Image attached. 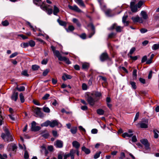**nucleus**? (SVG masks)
<instances>
[{
    "mask_svg": "<svg viewBox=\"0 0 159 159\" xmlns=\"http://www.w3.org/2000/svg\"><path fill=\"white\" fill-rule=\"evenodd\" d=\"M4 133H2L1 137L5 142H8L13 140V137L9 130L6 127L4 128Z\"/></svg>",
    "mask_w": 159,
    "mask_h": 159,
    "instance_id": "obj_1",
    "label": "nucleus"
},
{
    "mask_svg": "<svg viewBox=\"0 0 159 159\" xmlns=\"http://www.w3.org/2000/svg\"><path fill=\"white\" fill-rule=\"evenodd\" d=\"M33 111L38 116L40 117L43 116V114L41 112L40 110V108L39 107L34 108L33 107Z\"/></svg>",
    "mask_w": 159,
    "mask_h": 159,
    "instance_id": "obj_2",
    "label": "nucleus"
},
{
    "mask_svg": "<svg viewBox=\"0 0 159 159\" xmlns=\"http://www.w3.org/2000/svg\"><path fill=\"white\" fill-rule=\"evenodd\" d=\"M135 1H134L131 2L130 8L131 11L133 12H136L137 11V7L135 5Z\"/></svg>",
    "mask_w": 159,
    "mask_h": 159,
    "instance_id": "obj_3",
    "label": "nucleus"
},
{
    "mask_svg": "<svg viewBox=\"0 0 159 159\" xmlns=\"http://www.w3.org/2000/svg\"><path fill=\"white\" fill-rule=\"evenodd\" d=\"M114 29H116V31L120 32L121 31L122 28L120 26H117L116 24H114L111 26L110 29L113 30Z\"/></svg>",
    "mask_w": 159,
    "mask_h": 159,
    "instance_id": "obj_4",
    "label": "nucleus"
},
{
    "mask_svg": "<svg viewBox=\"0 0 159 159\" xmlns=\"http://www.w3.org/2000/svg\"><path fill=\"white\" fill-rule=\"evenodd\" d=\"M69 8L71 10L75 11H76L80 12H81V10L76 5L71 6L68 5Z\"/></svg>",
    "mask_w": 159,
    "mask_h": 159,
    "instance_id": "obj_5",
    "label": "nucleus"
},
{
    "mask_svg": "<svg viewBox=\"0 0 159 159\" xmlns=\"http://www.w3.org/2000/svg\"><path fill=\"white\" fill-rule=\"evenodd\" d=\"M132 19L134 22H139L140 23H142L143 20L142 18L139 17L138 16H137L135 17H133Z\"/></svg>",
    "mask_w": 159,
    "mask_h": 159,
    "instance_id": "obj_6",
    "label": "nucleus"
},
{
    "mask_svg": "<svg viewBox=\"0 0 159 159\" xmlns=\"http://www.w3.org/2000/svg\"><path fill=\"white\" fill-rule=\"evenodd\" d=\"M63 143L62 141L60 140H57L55 144V145L57 148H61L62 147Z\"/></svg>",
    "mask_w": 159,
    "mask_h": 159,
    "instance_id": "obj_7",
    "label": "nucleus"
},
{
    "mask_svg": "<svg viewBox=\"0 0 159 159\" xmlns=\"http://www.w3.org/2000/svg\"><path fill=\"white\" fill-rule=\"evenodd\" d=\"M140 15L142 17V19L146 20L148 19V16L147 12L144 11H142L140 13Z\"/></svg>",
    "mask_w": 159,
    "mask_h": 159,
    "instance_id": "obj_8",
    "label": "nucleus"
},
{
    "mask_svg": "<svg viewBox=\"0 0 159 159\" xmlns=\"http://www.w3.org/2000/svg\"><path fill=\"white\" fill-rule=\"evenodd\" d=\"M11 148L12 151H14L17 148V147L15 144H11L8 145L7 148L8 151H10Z\"/></svg>",
    "mask_w": 159,
    "mask_h": 159,
    "instance_id": "obj_9",
    "label": "nucleus"
},
{
    "mask_svg": "<svg viewBox=\"0 0 159 159\" xmlns=\"http://www.w3.org/2000/svg\"><path fill=\"white\" fill-rule=\"evenodd\" d=\"M59 124H60L61 125L57 120H54L52 122L50 121V126L51 127H53L56 125H58Z\"/></svg>",
    "mask_w": 159,
    "mask_h": 159,
    "instance_id": "obj_10",
    "label": "nucleus"
},
{
    "mask_svg": "<svg viewBox=\"0 0 159 159\" xmlns=\"http://www.w3.org/2000/svg\"><path fill=\"white\" fill-rule=\"evenodd\" d=\"M87 101L89 103L91 106H93L95 102L94 99L90 96L88 97L87 99Z\"/></svg>",
    "mask_w": 159,
    "mask_h": 159,
    "instance_id": "obj_11",
    "label": "nucleus"
},
{
    "mask_svg": "<svg viewBox=\"0 0 159 159\" xmlns=\"http://www.w3.org/2000/svg\"><path fill=\"white\" fill-rule=\"evenodd\" d=\"M141 143L144 145L145 147L147 148H148L149 147V144L148 143L147 140L146 139H143L141 140Z\"/></svg>",
    "mask_w": 159,
    "mask_h": 159,
    "instance_id": "obj_12",
    "label": "nucleus"
},
{
    "mask_svg": "<svg viewBox=\"0 0 159 159\" xmlns=\"http://www.w3.org/2000/svg\"><path fill=\"white\" fill-rule=\"evenodd\" d=\"M18 98V93L14 92L11 96V98L12 100L16 101Z\"/></svg>",
    "mask_w": 159,
    "mask_h": 159,
    "instance_id": "obj_13",
    "label": "nucleus"
},
{
    "mask_svg": "<svg viewBox=\"0 0 159 159\" xmlns=\"http://www.w3.org/2000/svg\"><path fill=\"white\" fill-rule=\"evenodd\" d=\"M72 144L73 147L75 148L76 149L79 148L80 146V143L76 141H75L73 142Z\"/></svg>",
    "mask_w": 159,
    "mask_h": 159,
    "instance_id": "obj_14",
    "label": "nucleus"
},
{
    "mask_svg": "<svg viewBox=\"0 0 159 159\" xmlns=\"http://www.w3.org/2000/svg\"><path fill=\"white\" fill-rule=\"evenodd\" d=\"M108 58V56L106 53L102 54L100 56V60L101 61H103L107 59Z\"/></svg>",
    "mask_w": 159,
    "mask_h": 159,
    "instance_id": "obj_15",
    "label": "nucleus"
},
{
    "mask_svg": "<svg viewBox=\"0 0 159 159\" xmlns=\"http://www.w3.org/2000/svg\"><path fill=\"white\" fill-rule=\"evenodd\" d=\"M53 53L58 57L59 60H61V58L62 57L61 56L59 51L56 50L53 52Z\"/></svg>",
    "mask_w": 159,
    "mask_h": 159,
    "instance_id": "obj_16",
    "label": "nucleus"
},
{
    "mask_svg": "<svg viewBox=\"0 0 159 159\" xmlns=\"http://www.w3.org/2000/svg\"><path fill=\"white\" fill-rule=\"evenodd\" d=\"M62 79L64 80L66 79H70L72 78V76L66 74H64L62 77Z\"/></svg>",
    "mask_w": 159,
    "mask_h": 159,
    "instance_id": "obj_17",
    "label": "nucleus"
},
{
    "mask_svg": "<svg viewBox=\"0 0 159 159\" xmlns=\"http://www.w3.org/2000/svg\"><path fill=\"white\" fill-rule=\"evenodd\" d=\"M140 127L141 128H147L148 127V121L147 120L145 123L142 122L140 124Z\"/></svg>",
    "mask_w": 159,
    "mask_h": 159,
    "instance_id": "obj_18",
    "label": "nucleus"
},
{
    "mask_svg": "<svg viewBox=\"0 0 159 159\" xmlns=\"http://www.w3.org/2000/svg\"><path fill=\"white\" fill-rule=\"evenodd\" d=\"M75 2L80 6L84 7V4L82 0H75Z\"/></svg>",
    "mask_w": 159,
    "mask_h": 159,
    "instance_id": "obj_19",
    "label": "nucleus"
},
{
    "mask_svg": "<svg viewBox=\"0 0 159 159\" xmlns=\"http://www.w3.org/2000/svg\"><path fill=\"white\" fill-rule=\"evenodd\" d=\"M59 12V10L58 8L56 6H54L53 8V14L55 15H57V13Z\"/></svg>",
    "mask_w": 159,
    "mask_h": 159,
    "instance_id": "obj_20",
    "label": "nucleus"
},
{
    "mask_svg": "<svg viewBox=\"0 0 159 159\" xmlns=\"http://www.w3.org/2000/svg\"><path fill=\"white\" fill-rule=\"evenodd\" d=\"M61 60H60L61 61H64L67 64H70V62L69 61V59L65 57H62L61 58Z\"/></svg>",
    "mask_w": 159,
    "mask_h": 159,
    "instance_id": "obj_21",
    "label": "nucleus"
},
{
    "mask_svg": "<svg viewBox=\"0 0 159 159\" xmlns=\"http://www.w3.org/2000/svg\"><path fill=\"white\" fill-rule=\"evenodd\" d=\"M133 135V134H129L128 133H125L122 134V136L124 138L126 137H131Z\"/></svg>",
    "mask_w": 159,
    "mask_h": 159,
    "instance_id": "obj_22",
    "label": "nucleus"
},
{
    "mask_svg": "<svg viewBox=\"0 0 159 159\" xmlns=\"http://www.w3.org/2000/svg\"><path fill=\"white\" fill-rule=\"evenodd\" d=\"M128 17L127 15L124 16L122 18V22L124 23H125L126 25H127L129 24V22L128 21H125V20Z\"/></svg>",
    "mask_w": 159,
    "mask_h": 159,
    "instance_id": "obj_23",
    "label": "nucleus"
},
{
    "mask_svg": "<svg viewBox=\"0 0 159 159\" xmlns=\"http://www.w3.org/2000/svg\"><path fill=\"white\" fill-rule=\"evenodd\" d=\"M25 87L23 86H22L19 88L18 85H17L16 88V89L19 91H23L25 90Z\"/></svg>",
    "mask_w": 159,
    "mask_h": 159,
    "instance_id": "obj_24",
    "label": "nucleus"
},
{
    "mask_svg": "<svg viewBox=\"0 0 159 159\" xmlns=\"http://www.w3.org/2000/svg\"><path fill=\"white\" fill-rule=\"evenodd\" d=\"M97 113L99 115H103L104 114V111L102 109H98L97 110Z\"/></svg>",
    "mask_w": 159,
    "mask_h": 159,
    "instance_id": "obj_25",
    "label": "nucleus"
},
{
    "mask_svg": "<svg viewBox=\"0 0 159 159\" xmlns=\"http://www.w3.org/2000/svg\"><path fill=\"white\" fill-rule=\"evenodd\" d=\"M152 48V49L154 50L158 49L159 48V44L157 43L154 44L153 45Z\"/></svg>",
    "mask_w": 159,
    "mask_h": 159,
    "instance_id": "obj_26",
    "label": "nucleus"
},
{
    "mask_svg": "<svg viewBox=\"0 0 159 159\" xmlns=\"http://www.w3.org/2000/svg\"><path fill=\"white\" fill-rule=\"evenodd\" d=\"M26 147L25 146H24V150H25V152L24 155V157L25 159H27L29 158V155L27 151L26 150Z\"/></svg>",
    "mask_w": 159,
    "mask_h": 159,
    "instance_id": "obj_27",
    "label": "nucleus"
},
{
    "mask_svg": "<svg viewBox=\"0 0 159 159\" xmlns=\"http://www.w3.org/2000/svg\"><path fill=\"white\" fill-rule=\"evenodd\" d=\"M82 151H84L86 153L89 154L90 152V150L87 148H86L85 147L83 146L82 148Z\"/></svg>",
    "mask_w": 159,
    "mask_h": 159,
    "instance_id": "obj_28",
    "label": "nucleus"
},
{
    "mask_svg": "<svg viewBox=\"0 0 159 159\" xmlns=\"http://www.w3.org/2000/svg\"><path fill=\"white\" fill-rule=\"evenodd\" d=\"M77 131V128L76 127H72L70 130L71 133L72 134H75L76 133Z\"/></svg>",
    "mask_w": 159,
    "mask_h": 159,
    "instance_id": "obj_29",
    "label": "nucleus"
},
{
    "mask_svg": "<svg viewBox=\"0 0 159 159\" xmlns=\"http://www.w3.org/2000/svg\"><path fill=\"white\" fill-rule=\"evenodd\" d=\"M73 22L75 23L78 26H80V24L78 21V20L76 18H73L72 20Z\"/></svg>",
    "mask_w": 159,
    "mask_h": 159,
    "instance_id": "obj_30",
    "label": "nucleus"
},
{
    "mask_svg": "<svg viewBox=\"0 0 159 159\" xmlns=\"http://www.w3.org/2000/svg\"><path fill=\"white\" fill-rule=\"evenodd\" d=\"M50 121L49 120L45 122H44V123L42 124L41 125V126H47L48 125H50Z\"/></svg>",
    "mask_w": 159,
    "mask_h": 159,
    "instance_id": "obj_31",
    "label": "nucleus"
},
{
    "mask_svg": "<svg viewBox=\"0 0 159 159\" xmlns=\"http://www.w3.org/2000/svg\"><path fill=\"white\" fill-rule=\"evenodd\" d=\"M154 57V54H152L149 60L146 61L147 64H150L152 62V59Z\"/></svg>",
    "mask_w": 159,
    "mask_h": 159,
    "instance_id": "obj_32",
    "label": "nucleus"
},
{
    "mask_svg": "<svg viewBox=\"0 0 159 159\" xmlns=\"http://www.w3.org/2000/svg\"><path fill=\"white\" fill-rule=\"evenodd\" d=\"M20 101L21 102H24L25 101L24 97L22 93H20L19 95Z\"/></svg>",
    "mask_w": 159,
    "mask_h": 159,
    "instance_id": "obj_33",
    "label": "nucleus"
},
{
    "mask_svg": "<svg viewBox=\"0 0 159 159\" xmlns=\"http://www.w3.org/2000/svg\"><path fill=\"white\" fill-rule=\"evenodd\" d=\"M57 21V22H58V23H59V24L60 25H62V26H66V24L65 22L61 21V20H60L59 19H58Z\"/></svg>",
    "mask_w": 159,
    "mask_h": 159,
    "instance_id": "obj_34",
    "label": "nucleus"
},
{
    "mask_svg": "<svg viewBox=\"0 0 159 159\" xmlns=\"http://www.w3.org/2000/svg\"><path fill=\"white\" fill-rule=\"evenodd\" d=\"M1 107L0 106V125H2V120H3V118L2 115V112L1 110Z\"/></svg>",
    "mask_w": 159,
    "mask_h": 159,
    "instance_id": "obj_35",
    "label": "nucleus"
},
{
    "mask_svg": "<svg viewBox=\"0 0 159 159\" xmlns=\"http://www.w3.org/2000/svg\"><path fill=\"white\" fill-rule=\"evenodd\" d=\"M29 46H30L31 47H33L35 45V42L33 40H30L29 41Z\"/></svg>",
    "mask_w": 159,
    "mask_h": 159,
    "instance_id": "obj_36",
    "label": "nucleus"
},
{
    "mask_svg": "<svg viewBox=\"0 0 159 159\" xmlns=\"http://www.w3.org/2000/svg\"><path fill=\"white\" fill-rule=\"evenodd\" d=\"M130 84L133 89H136L137 87L135 82L133 81H131L130 82Z\"/></svg>",
    "mask_w": 159,
    "mask_h": 159,
    "instance_id": "obj_37",
    "label": "nucleus"
},
{
    "mask_svg": "<svg viewBox=\"0 0 159 159\" xmlns=\"http://www.w3.org/2000/svg\"><path fill=\"white\" fill-rule=\"evenodd\" d=\"M137 70L134 69L133 72V76L134 79H136L137 78Z\"/></svg>",
    "mask_w": 159,
    "mask_h": 159,
    "instance_id": "obj_38",
    "label": "nucleus"
},
{
    "mask_svg": "<svg viewBox=\"0 0 159 159\" xmlns=\"http://www.w3.org/2000/svg\"><path fill=\"white\" fill-rule=\"evenodd\" d=\"M20 46L23 48H25L29 46V43H23L21 44Z\"/></svg>",
    "mask_w": 159,
    "mask_h": 159,
    "instance_id": "obj_39",
    "label": "nucleus"
},
{
    "mask_svg": "<svg viewBox=\"0 0 159 159\" xmlns=\"http://www.w3.org/2000/svg\"><path fill=\"white\" fill-rule=\"evenodd\" d=\"M7 156L6 154H3L2 155L0 154V158L1 159H7Z\"/></svg>",
    "mask_w": 159,
    "mask_h": 159,
    "instance_id": "obj_40",
    "label": "nucleus"
},
{
    "mask_svg": "<svg viewBox=\"0 0 159 159\" xmlns=\"http://www.w3.org/2000/svg\"><path fill=\"white\" fill-rule=\"evenodd\" d=\"M39 67L37 65H34L32 66V68L34 70H37L38 69Z\"/></svg>",
    "mask_w": 159,
    "mask_h": 159,
    "instance_id": "obj_41",
    "label": "nucleus"
},
{
    "mask_svg": "<svg viewBox=\"0 0 159 159\" xmlns=\"http://www.w3.org/2000/svg\"><path fill=\"white\" fill-rule=\"evenodd\" d=\"M144 2L141 1H139L137 4V7L138 8H140L141 6L144 3Z\"/></svg>",
    "mask_w": 159,
    "mask_h": 159,
    "instance_id": "obj_42",
    "label": "nucleus"
},
{
    "mask_svg": "<svg viewBox=\"0 0 159 159\" xmlns=\"http://www.w3.org/2000/svg\"><path fill=\"white\" fill-rule=\"evenodd\" d=\"M135 48H132L130 49L129 53L128 54V56H130L129 54H132L133 53V52L135 51Z\"/></svg>",
    "mask_w": 159,
    "mask_h": 159,
    "instance_id": "obj_43",
    "label": "nucleus"
},
{
    "mask_svg": "<svg viewBox=\"0 0 159 159\" xmlns=\"http://www.w3.org/2000/svg\"><path fill=\"white\" fill-rule=\"evenodd\" d=\"M43 111L49 113L50 111V109L47 107H44L43 108Z\"/></svg>",
    "mask_w": 159,
    "mask_h": 159,
    "instance_id": "obj_44",
    "label": "nucleus"
},
{
    "mask_svg": "<svg viewBox=\"0 0 159 159\" xmlns=\"http://www.w3.org/2000/svg\"><path fill=\"white\" fill-rule=\"evenodd\" d=\"M49 70L48 69H46L45 70H44V71L43 72V75L44 76H46L48 73L49 72Z\"/></svg>",
    "mask_w": 159,
    "mask_h": 159,
    "instance_id": "obj_45",
    "label": "nucleus"
},
{
    "mask_svg": "<svg viewBox=\"0 0 159 159\" xmlns=\"http://www.w3.org/2000/svg\"><path fill=\"white\" fill-rule=\"evenodd\" d=\"M2 24L3 26H7L9 25V23L7 20H5L2 22Z\"/></svg>",
    "mask_w": 159,
    "mask_h": 159,
    "instance_id": "obj_46",
    "label": "nucleus"
},
{
    "mask_svg": "<svg viewBox=\"0 0 159 159\" xmlns=\"http://www.w3.org/2000/svg\"><path fill=\"white\" fill-rule=\"evenodd\" d=\"M89 66V64L88 63H85L82 65V68L83 69H86Z\"/></svg>",
    "mask_w": 159,
    "mask_h": 159,
    "instance_id": "obj_47",
    "label": "nucleus"
},
{
    "mask_svg": "<svg viewBox=\"0 0 159 159\" xmlns=\"http://www.w3.org/2000/svg\"><path fill=\"white\" fill-rule=\"evenodd\" d=\"M44 9L47 10L48 13V14L50 15L52 13V9H47V7L45 6L44 7Z\"/></svg>",
    "mask_w": 159,
    "mask_h": 159,
    "instance_id": "obj_48",
    "label": "nucleus"
},
{
    "mask_svg": "<svg viewBox=\"0 0 159 159\" xmlns=\"http://www.w3.org/2000/svg\"><path fill=\"white\" fill-rule=\"evenodd\" d=\"M36 123L35 122L33 121L31 124V129L33 130L34 128L36 126Z\"/></svg>",
    "mask_w": 159,
    "mask_h": 159,
    "instance_id": "obj_49",
    "label": "nucleus"
},
{
    "mask_svg": "<svg viewBox=\"0 0 159 159\" xmlns=\"http://www.w3.org/2000/svg\"><path fill=\"white\" fill-rule=\"evenodd\" d=\"M101 153V152H98L96 153L94 156V158L97 159L98 158Z\"/></svg>",
    "mask_w": 159,
    "mask_h": 159,
    "instance_id": "obj_50",
    "label": "nucleus"
},
{
    "mask_svg": "<svg viewBox=\"0 0 159 159\" xmlns=\"http://www.w3.org/2000/svg\"><path fill=\"white\" fill-rule=\"evenodd\" d=\"M50 95L48 94H46L42 98V99L44 100H46L48 99V97H49Z\"/></svg>",
    "mask_w": 159,
    "mask_h": 159,
    "instance_id": "obj_51",
    "label": "nucleus"
},
{
    "mask_svg": "<svg viewBox=\"0 0 159 159\" xmlns=\"http://www.w3.org/2000/svg\"><path fill=\"white\" fill-rule=\"evenodd\" d=\"M82 87V89L84 90H86L87 89V86L85 84H83Z\"/></svg>",
    "mask_w": 159,
    "mask_h": 159,
    "instance_id": "obj_52",
    "label": "nucleus"
},
{
    "mask_svg": "<svg viewBox=\"0 0 159 159\" xmlns=\"http://www.w3.org/2000/svg\"><path fill=\"white\" fill-rule=\"evenodd\" d=\"M147 56H143L142 58V59L141 60V62L143 63V62H145L147 60Z\"/></svg>",
    "mask_w": 159,
    "mask_h": 159,
    "instance_id": "obj_53",
    "label": "nucleus"
},
{
    "mask_svg": "<svg viewBox=\"0 0 159 159\" xmlns=\"http://www.w3.org/2000/svg\"><path fill=\"white\" fill-rule=\"evenodd\" d=\"M21 74L22 75H23L24 76H29V75L27 73V72L26 70L23 71L22 72Z\"/></svg>",
    "mask_w": 159,
    "mask_h": 159,
    "instance_id": "obj_54",
    "label": "nucleus"
},
{
    "mask_svg": "<svg viewBox=\"0 0 159 159\" xmlns=\"http://www.w3.org/2000/svg\"><path fill=\"white\" fill-rule=\"evenodd\" d=\"M18 54V53L17 52H14L12 54H11L10 56V58H11L14 57H15L17 56Z\"/></svg>",
    "mask_w": 159,
    "mask_h": 159,
    "instance_id": "obj_55",
    "label": "nucleus"
},
{
    "mask_svg": "<svg viewBox=\"0 0 159 159\" xmlns=\"http://www.w3.org/2000/svg\"><path fill=\"white\" fill-rule=\"evenodd\" d=\"M91 133L93 134H96L98 133V130L96 129H92L91 131Z\"/></svg>",
    "mask_w": 159,
    "mask_h": 159,
    "instance_id": "obj_56",
    "label": "nucleus"
},
{
    "mask_svg": "<svg viewBox=\"0 0 159 159\" xmlns=\"http://www.w3.org/2000/svg\"><path fill=\"white\" fill-rule=\"evenodd\" d=\"M75 153V151L73 150H71L69 154H68V156H70V155H74V154Z\"/></svg>",
    "mask_w": 159,
    "mask_h": 159,
    "instance_id": "obj_57",
    "label": "nucleus"
},
{
    "mask_svg": "<svg viewBox=\"0 0 159 159\" xmlns=\"http://www.w3.org/2000/svg\"><path fill=\"white\" fill-rule=\"evenodd\" d=\"M41 128L40 126H36L32 130L34 131H37L39 130Z\"/></svg>",
    "mask_w": 159,
    "mask_h": 159,
    "instance_id": "obj_58",
    "label": "nucleus"
},
{
    "mask_svg": "<svg viewBox=\"0 0 159 159\" xmlns=\"http://www.w3.org/2000/svg\"><path fill=\"white\" fill-rule=\"evenodd\" d=\"M98 77L100 78V79H102L105 82H106L107 79L105 77L101 76H99Z\"/></svg>",
    "mask_w": 159,
    "mask_h": 159,
    "instance_id": "obj_59",
    "label": "nucleus"
},
{
    "mask_svg": "<svg viewBox=\"0 0 159 159\" xmlns=\"http://www.w3.org/2000/svg\"><path fill=\"white\" fill-rule=\"evenodd\" d=\"M140 31L142 33H144L147 32V30L146 29L143 28L140 30Z\"/></svg>",
    "mask_w": 159,
    "mask_h": 159,
    "instance_id": "obj_60",
    "label": "nucleus"
},
{
    "mask_svg": "<svg viewBox=\"0 0 159 159\" xmlns=\"http://www.w3.org/2000/svg\"><path fill=\"white\" fill-rule=\"evenodd\" d=\"M131 59L134 60H136L137 59V57L136 56L132 57L131 55L129 56Z\"/></svg>",
    "mask_w": 159,
    "mask_h": 159,
    "instance_id": "obj_61",
    "label": "nucleus"
},
{
    "mask_svg": "<svg viewBox=\"0 0 159 159\" xmlns=\"http://www.w3.org/2000/svg\"><path fill=\"white\" fill-rule=\"evenodd\" d=\"M48 62V60L47 59H43L41 62V63L43 65L46 64Z\"/></svg>",
    "mask_w": 159,
    "mask_h": 159,
    "instance_id": "obj_62",
    "label": "nucleus"
},
{
    "mask_svg": "<svg viewBox=\"0 0 159 159\" xmlns=\"http://www.w3.org/2000/svg\"><path fill=\"white\" fill-rule=\"evenodd\" d=\"M95 95L96 97H99L101 96V94L100 92H96L95 93Z\"/></svg>",
    "mask_w": 159,
    "mask_h": 159,
    "instance_id": "obj_63",
    "label": "nucleus"
},
{
    "mask_svg": "<svg viewBox=\"0 0 159 159\" xmlns=\"http://www.w3.org/2000/svg\"><path fill=\"white\" fill-rule=\"evenodd\" d=\"M139 80L142 83L144 84L145 83V79L142 78H140Z\"/></svg>",
    "mask_w": 159,
    "mask_h": 159,
    "instance_id": "obj_64",
    "label": "nucleus"
}]
</instances>
